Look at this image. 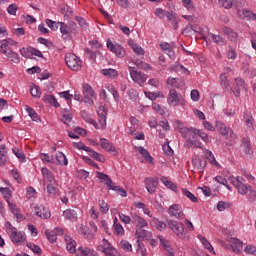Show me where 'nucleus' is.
<instances>
[{
	"label": "nucleus",
	"instance_id": "f257e3e1",
	"mask_svg": "<svg viewBox=\"0 0 256 256\" xmlns=\"http://www.w3.org/2000/svg\"><path fill=\"white\" fill-rule=\"evenodd\" d=\"M181 135L186 139L188 147H197L198 149H203V143L199 142V139H202L204 143H209L211 138L201 129H181Z\"/></svg>",
	"mask_w": 256,
	"mask_h": 256
},
{
	"label": "nucleus",
	"instance_id": "f03ea898",
	"mask_svg": "<svg viewBox=\"0 0 256 256\" xmlns=\"http://www.w3.org/2000/svg\"><path fill=\"white\" fill-rule=\"evenodd\" d=\"M167 103L171 107H179V105L185 107V98L177 90L171 89L167 97Z\"/></svg>",
	"mask_w": 256,
	"mask_h": 256
},
{
	"label": "nucleus",
	"instance_id": "7ed1b4c3",
	"mask_svg": "<svg viewBox=\"0 0 256 256\" xmlns=\"http://www.w3.org/2000/svg\"><path fill=\"white\" fill-rule=\"evenodd\" d=\"M98 251H101L106 256H121L119 250L113 247V244L108 242L107 239L102 240V244L97 247Z\"/></svg>",
	"mask_w": 256,
	"mask_h": 256
},
{
	"label": "nucleus",
	"instance_id": "20e7f679",
	"mask_svg": "<svg viewBox=\"0 0 256 256\" xmlns=\"http://www.w3.org/2000/svg\"><path fill=\"white\" fill-rule=\"evenodd\" d=\"M65 62L68 69H71V71H81V59H79V57H77V55L74 53L66 54Z\"/></svg>",
	"mask_w": 256,
	"mask_h": 256
},
{
	"label": "nucleus",
	"instance_id": "39448f33",
	"mask_svg": "<svg viewBox=\"0 0 256 256\" xmlns=\"http://www.w3.org/2000/svg\"><path fill=\"white\" fill-rule=\"evenodd\" d=\"M168 227L179 239H185V226L183 223L175 220H168Z\"/></svg>",
	"mask_w": 256,
	"mask_h": 256
},
{
	"label": "nucleus",
	"instance_id": "423d86ee",
	"mask_svg": "<svg viewBox=\"0 0 256 256\" xmlns=\"http://www.w3.org/2000/svg\"><path fill=\"white\" fill-rule=\"evenodd\" d=\"M128 71L132 81L140 85V87H143V84L145 83V81H147V76L145 75V73L137 71L134 67L131 66L128 67Z\"/></svg>",
	"mask_w": 256,
	"mask_h": 256
},
{
	"label": "nucleus",
	"instance_id": "0eeeda50",
	"mask_svg": "<svg viewBox=\"0 0 256 256\" xmlns=\"http://www.w3.org/2000/svg\"><path fill=\"white\" fill-rule=\"evenodd\" d=\"M106 47L109 49V51H111V53H114L118 59H123V57H125V48H123L121 45L115 44L113 41L108 40Z\"/></svg>",
	"mask_w": 256,
	"mask_h": 256
},
{
	"label": "nucleus",
	"instance_id": "6e6552de",
	"mask_svg": "<svg viewBox=\"0 0 256 256\" xmlns=\"http://www.w3.org/2000/svg\"><path fill=\"white\" fill-rule=\"evenodd\" d=\"M59 25H60V33H61L63 39H69V37H71V33L76 35V33H77V24L72 25L73 30H71V28L68 27V25L65 24L64 22H59Z\"/></svg>",
	"mask_w": 256,
	"mask_h": 256
},
{
	"label": "nucleus",
	"instance_id": "1a4fd4ad",
	"mask_svg": "<svg viewBox=\"0 0 256 256\" xmlns=\"http://www.w3.org/2000/svg\"><path fill=\"white\" fill-rule=\"evenodd\" d=\"M236 88H232L231 91L235 95V97H241V91H247L249 88H247V84L245 83V80L242 78H235Z\"/></svg>",
	"mask_w": 256,
	"mask_h": 256
},
{
	"label": "nucleus",
	"instance_id": "9d476101",
	"mask_svg": "<svg viewBox=\"0 0 256 256\" xmlns=\"http://www.w3.org/2000/svg\"><path fill=\"white\" fill-rule=\"evenodd\" d=\"M168 214L170 217H174L175 219H183L185 217L183 207L179 204L171 205L168 209Z\"/></svg>",
	"mask_w": 256,
	"mask_h": 256
},
{
	"label": "nucleus",
	"instance_id": "9b49d317",
	"mask_svg": "<svg viewBox=\"0 0 256 256\" xmlns=\"http://www.w3.org/2000/svg\"><path fill=\"white\" fill-rule=\"evenodd\" d=\"M17 42L15 40L8 38L0 41V53L2 55H6L9 51H11V47H15Z\"/></svg>",
	"mask_w": 256,
	"mask_h": 256
},
{
	"label": "nucleus",
	"instance_id": "f8f14e48",
	"mask_svg": "<svg viewBox=\"0 0 256 256\" xmlns=\"http://www.w3.org/2000/svg\"><path fill=\"white\" fill-rule=\"evenodd\" d=\"M100 145L104 151H107L108 153H113L114 157H118L119 150L113 146V144L109 143V140L105 138L100 139Z\"/></svg>",
	"mask_w": 256,
	"mask_h": 256
},
{
	"label": "nucleus",
	"instance_id": "ddd939ff",
	"mask_svg": "<svg viewBox=\"0 0 256 256\" xmlns=\"http://www.w3.org/2000/svg\"><path fill=\"white\" fill-rule=\"evenodd\" d=\"M97 113L100 127H107V108H105L103 105H100L97 109Z\"/></svg>",
	"mask_w": 256,
	"mask_h": 256
},
{
	"label": "nucleus",
	"instance_id": "4468645a",
	"mask_svg": "<svg viewBox=\"0 0 256 256\" xmlns=\"http://www.w3.org/2000/svg\"><path fill=\"white\" fill-rule=\"evenodd\" d=\"M131 223L139 228L147 227V225H149L145 218L139 216L136 213H131Z\"/></svg>",
	"mask_w": 256,
	"mask_h": 256
},
{
	"label": "nucleus",
	"instance_id": "2eb2a0df",
	"mask_svg": "<svg viewBox=\"0 0 256 256\" xmlns=\"http://www.w3.org/2000/svg\"><path fill=\"white\" fill-rule=\"evenodd\" d=\"M64 241L66 243V249L68 253H77V242H75L73 237L65 235Z\"/></svg>",
	"mask_w": 256,
	"mask_h": 256
},
{
	"label": "nucleus",
	"instance_id": "dca6fc26",
	"mask_svg": "<svg viewBox=\"0 0 256 256\" xmlns=\"http://www.w3.org/2000/svg\"><path fill=\"white\" fill-rule=\"evenodd\" d=\"M158 185L159 182L154 178L148 177L145 179V187L150 195H153V193H155Z\"/></svg>",
	"mask_w": 256,
	"mask_h": 256
},
{
	"label": "nucleus",
	"instance_id": "f3484780",
	"mask_svg": "<svg viewBox=\"0 0 256 256\" xmlns=\"http://www.w3.org/2000/svg\"><path fill=\"white\" fill-rule=\"evenodd\" d=\"M41 173L43 175L44 183H46L47 185H55L57 181L55 180V176H53V173H51L49 169L42 168Z\"/></svg>",
	"mask_w": 256,
	"mask_h": 256
},
{
	"label": "nucleus",
	"instance_id": "a211bd4d",
	"mask_svg": "<svg viewBox=\"0 0 256 256\" xmlns=\"http://www.w3.org/2000/svg\"><path fill=\"white\" fill-rule=\"evenodd\" d=\"M45 235L50 243H55L57 241V235H63V228H55L52 231L46 230Z\"/></svg>",
	"mask_w": 256,
	"mask_h": 256
},
{
	"label": "nucleus",
	"instance_id": "6ab92c4d",
	"mask_svg": "<svg viewBox=\"0 0 256 256\" xmlns=\"http://www.w3.org/2000/svg\"><path fill=\"white\" fill-rule=\"evenodd\" d=\"M192 165L194 169H197V171L203 173V169L207 167V160L201 157H196L192 159Z\"/></svg>",
	"mask_w": 256,
	"mask_h": 256
},
{
	"label": "nucleus",
	"instance_id": "aec40b11",
	"mask_svg": "<svg viewBox=\"0 0 256 256\" xmlns=\"http://www.w3.org/2000/svg\"><path fill=\"white\" fill-rule=\"evenodd\" d=\"M228 243H230L234 253H241V251H243V242H241V240L237 238H229Z\"/></svg>",
	"mask_w": 256,
	"mask_h": 256
},
{
	"label": "nucleus",
	"instance_id": "412c9836",
	"mask_svg": "<svg viewBox=\"0 0 256 256\" xmlns=\"http://www.w3.org/2000/svg\"><path fill=\"white\" fill-rule=\"evenodd\" d=\"M35 215H37V217H40V219H49L51 217V212L48 208H45L43 206H36Z\"/></svg>",
	"mask_w": 256,
	"mask_h": 256
},
{
	"label": "nucleus",
	"instance_id": "4be33fe9",
	"mask_svg": "<svg viewBox=\"0 0 256 256\" xmlns=\"http://www.w3.org/2000/svg\"><path fill=\"white\" fill-rule=\"evenodd\" d=\"M241 149L246 155H253V147L249 138H243L241 141Z\"/></svg>",
	"mask_w": 256,
	"mask_h": 256
},
{
	"label": "nucleus",
	"instance_id": "5701e85b",
	"mask_svg": "<svg viewBox=\"0 0 256 256\" xmlns=\"http://www.w3.org/2000/svg\"><path fill=\"white\" fill-rule=\"evenodd\" d=\"M160 48L170 59H175V50H173V46L167 42H163L160 44Z\"/></svg>",
	"mask_w": 256,
	"mask_h": 256
},
{
	"label": "nucleus",
	"instance_id": "b1692460",
	"mask_svg": "<svg viewBox=\"0 0 256 256\" xmlns=\"http://www.w3.org/2000/svg\"><path fill=\"white\" fill-rule=\"evenodd\" d=\"M148 124L151 127V129H153L155 127H161L162 129H167L169 127V121H167L166 119L160 121L159 124H158L157 119L151 118L148 121Z\"/></svg>",
	"mask_w": 256,
	"mask_h": 256
},
{
	"label": "nucleus",
	"instance_id": "393cba45",
	"mask_svg": "<svg viewBox=\"0 0 256 256\" xmlns=\"http://www.w3.org/2000/svg\"><path fill=\"white\" fill-rule=\"evenodd\" d=\"M11 241L13 243H25V233L17 232V229L11 232Z\"/></svg>",
	"mask_w": 256,
	"mask_h": 256
},
{
	"label": "nucleus",
	"instance_id": "a878e982",
	"mask_svg": "<svg viewBox=\"0 0 256 256\" xmlns=\"http://www.w3.org/2000/svg\"><path fill=\"white\" fill-rule=\"evenodd\" d=\"M78 256H98L95 250L87 247L80 246L77 251Z\"/></svg>",
	"mask_w": 256,
	"mask_h": 256
},
{
	"label": "nucleus",
	"instance_id": "bb28decb",
	"mask_svg": "<svg viewBox=\"0 0 256 256\" xmlns=\"http://www.w3.org/2000/svg\"><path fill=\"white\" fill-rule=\"evenodd\" d=\"M222 31L224 35H227L230 41L237 43V37H239V34H237V32H235L233 29L229 27H223Z\"/></svg>",
	"mask_w": 256,
	"mask_h": 256
},
{
	"label": "nucleus",
	"instance_id": "cd10ccee",
	"mask_svg": "<svg viewBox=\"0 0 256 256\" xmlns=\"http://www.w3.org/2000/svg\"><path fill=\"white\" fill-rule=\"evenodd\" d=\"M27 52L30 53V55H34L35 57H40L41 59H43V53L38 49H35L33 47H29L27 49L25 48L20 49V53L23 57H25V53Z\"/></svg>",
	"mask_w": 256,
	"mask_h": 256
},
{
	"label": "nucleus",
	"instance_id": "c85d7f7f",
	"mask_svg": "<svg viewBox=\"0 0 256 256\" xmlns=\"http://www.w3.org/2000/svg\"><path fill=\"white\" fill-rule=\"evenodd\" d=\"M96 177L100 179V181H106L108 189H111L113 187V180H111V177H109V175L103 172H96Z\"/></svg>",
	"mask_w": 256,
	"mask_h": 256
},
{
	"label": "nucleus",
	"instance_id": "c756f323",
	"mask_svg": "<svg viewBox=\"0 0 256 256\" xmlns=\"http://www.w3.org/2000/svg\"><path fill=\"white\" fill-rule=\"evenodd\" d=\"M63 217H65L67 221L75 222L77 221V211L73 209H66L63 211Z\"/></svg>",
	"mask_w": 256,
	"mask_h": 256
},
{
	"label": "nucleus",
	"instance_id": "7c9ffc66",
	"mask_svg": "<svg viewBox=\"0 0 256 256\" xmlns=\"http://www.w3.org/2000/svg\"><path fill=\"white\" fill-rule=\"evenodd\" d=\"M245 183H246V180L241 181L238 187L236 188L240 195H247L249 191H251V188H252L251 185H247Z\"/></svg>",
	"mask_w": 256,
	"mask_h": 256
},
{
	"label": "nucleus",
	"instance_id": "2f4dec72",
	"mask_svg": "<svg viewBox=\"0 0 256 256\" xmlns=\"http://www.w3.org/2000/svg\"><path fill=\"white\" fill-rule=\"evenodd\" d=\"M128 45L131 47V49L133 50V52L140 56V57H143V55H145V50L143 49V47H141L140 45L138 44H135V42L133 41H129L128 42Z\"/></svg>",
	"mask_w": 256,
	"mask_h": 256
},
{
	"label": "nucleus",
	"instance_id": "473e14b6",
	"mask_svg": "<svg viewBox=\"0 0 256 256\" xmlns=\"http://www.w3.org/2000/svg\"><path fill=\"white\" fill-rule=\"evenodd\" d=\"M7 163V146L5 144L0 145V165L5 167Z\"/></svg>",
	"mask_w": 256,
	"mask_h": 256
},
{
	"label": "nucleus",
	"instance_id": "72a5a7b5",
	"mask_svg": "<svg viewBox=\"0 0 256 256\" xmlns=\"http://www.w3.org/2000/svg\"><path fill=\"white\" fill-rule=\"evenodd\" d=\"M82 93L84 97H93L96 96L95 90H93V87L91 85L84 83L82 85Z\"/></svg>",
	"mask_w": 256,
	"mask_h": 256
},
{
	"label": "nucleus",
	"instance_id": "f704fd0d",
	"mask_svg": "<svg viewBox=\"0 0 256 256\" xmlns=\"http://www.w3.org/2000/svg\"><path fill=\"white\" fill-rule=\"evenodd\" d=\"M198 239L199 241L202 243L203 247L207 249V251H209V253H212V255H215V250L213 248V246L211 245V243L207 240V238L198 235Z\"/></svg>",
	"mask_w": 256,
	"mask_h": 256
},
{
	"label": "nucleus",
	"instance_id": "c9c22d12",
	"mask_svg": "<svg viewBox=\"0 0 256 256\" xmlns=\"http://www.w3.org/2000/svg\"><path fill=\"white\" fill-rule=\"evenodd\" d=\"M208 39L212 43H216L217 45H225V38L221 35H215L213 33L208 34Z\"/></svg>",
	"mask_w": 256,
	"mask_h": 256
},
{
	"label": "nucleus",
	"instance_id": "e433bc0d",
	"mask_svg": "<svg viewBox=\"0 0 256 256\" xmlns=\"http://www.w3.org/2000/svg\"><path fill=\"white\" fill-rule=\"evenodd\" d=\"M158 239L160 241V245L166 253H168L169 251H173V247H171V242H169V240H167L163 236H158Z\"/></svg>",
	"mask_w": 256,
	"mask_h": 256
},
{
	"label": "nucleus",
	"instance_id": "4c0bfd02",
	"mask_svg": "<svg viewBox=\"0 0 256 256\" xmlns=\"http://www.w3.org/2000/svg\"><path fill=\"white\" fill-rule=\"evenodd\" d=\"M138 151L147 163H150V165H153V157L151 156L149 151H147V149H145L143 147H139Z\"/></svg>",
	"mask_w": 256,
	"mask_h": 256
},
{
	"label": "nucleus",
	"instance_id": "58836bf2",
	"mask_svg": "<svg viewBox=\"0 0 256 256\" xmlns=\"http://www.w3.org/2000/svg\"><path fill=\"white\" fill-rule=\"evenodd\" d=\"M84 51L86 55L89 57V59H91L92 61H95V59H97V55H101V52L97 50V48H85Z\"/></svg>",
	"mask_w": 256,
	"mask_h": 256
},
{
	"label": "nucleus",
	"instance_id": "ea45409f",
	"mask_svg": "<svg viewBox=\"0 0 256 256\" xmlns=\"http://www.w3.org/2000/svg\"><path fill=\"white\" fill-rule=\"evenodd\" d=\"M5 57H7V59H10L12 63L18 64L21 62L19 54H17V52H14L13 50H9V52L5 54Z\"/></svg>",
	"mask_w": 256,
	"mask_h": 256
},
{
	"label": "nucleus",
	"instance_id": "a19ab883",
	"mask_svg": "<svg viewBox=\"0 0 256 256\" xmlns=\"http://www.w3.org/2000/svg\"><path fill=\"white\" fill-rule=\"evenodd\" d=\"M0 193L3 195V199H5L6 203H9V201H11V197H13L11 189L7 187H0Z\"/></svg>",
	"mask_w": 256,
	"mask_h": 256
},
{
	"label": "nucleus",
	"instance_id": "79ce46f5",
	"mask_svg": "<svg viewBox=\"0 0 256 256\" xmlns=\"http://www.w3.org/2000/svg\"><path fill=\"white\" fill-rule=\"evenodd\" d=\"M56 161L58 162V165H69V160H67V156H65L63 152L56 153Z\"/></svg>",
	"mask_w": 256,
	"mask_h": 256
},
{
	"label": "nucleus",
	"instance_id": "37998d69",
	"mask_svg": "<svg viewBox=\"0 0 256 256\" xmlns=\"http://www.w3.org/2000/svg\"><path fill=\"white\" fill-rule=\"evenodd\" d=\"M102 75H104L105 77H108L109 79H115V77H117L119 73L117 72V70L113 68H109V69H103Z\"/></svg>",
	"mask_w": 256,
	"mask_h": 256
},
{
	"label": "nucleus",
	"instance_id": "c03bdc74",
	"mask_svg": "<svg viewBox=\"0 0 256 256\" xmlns=\"http://www.w3.org/2000/svg\"><path fill=\"white\" fill-rule=\"evenodd\" d=\"M244 119H245L246 127H248L249 129H252L253 124L255 123V119H253V116L251 115V112H245L244 113Z\"/></svg>",
	"mask_w": 256,
	"mask_h": 256
},
{
	"label": "nucleus",
	"instance_id": "a18cd8bd",
	"mask_svg": "<svg viewBox=\"0 0 256 256\" xmlns=\"http://www.w3.org/2000/svg\"><path fill=\"white\" fill-rule=\"evenodd\" d=\"M81 117H83L87 123H90V125H93L94 127L98 128V124L95 120H93V118H91V115L89 114V112L87 111H82L81 112Z\"/></svg>",
	"mask_w": 256,
	"mask_h": 256
},
{
	"label": "nucleus",
	"instance_id": "49530a36",
	"mask_svg": "<svg viewBox=\"0 0 256 256\" xmlns=\"http://www.w3.org/2000/svg\"><path fill=\"white\" fill-rule=\"evenodd\" d=\"M182 194L184 195V197H187V199L192 201V203H197L199 201L197 196H194V194L191 193V191L187 190V188H182Z\"/></svg>",
	"mask_w": 256,
	"mask_h": 256
},
{
	"label": "nucleus",
	"instance_id": "de8ad7c7",
	"mask_svg": "<svg viewBox=\"0 0 256 256\" xmlns=\"http://www.w3.org/2000/svg\"><path fill=\"white\" fill-rule=\"evenodd\" d=\"M160 181L161 183H163V185L168 187V189H171V191H174L175 193H177V185H175V183H173L172 181H169L165 177H162Z\"/></svg>",
	"mask_w": 256,
	"mask_h": 256
},
{
	"label": "nucleus",
	"instance_id": "09e8293b",
	"mask_svg": "<svg viewBox=\"0 0 256 256\" xmlns=\"http://www.w3.org/2000/svg\"><path fill=\"white\" fill-rule=\"evenodd\" d=\"M242 15H244V19L247 21H256V13L251 12V10H242Z\"/></svg>",
	"mask_w": 256,
	"mask_h": 256
},
{
	"label": "nucleus",
	"instance_id": "8fccbe9b",
	"mask_svg": "<svg viewBox=\"0 0 256 256\" xmlns=\"http://www.w3.org/2000/svg\"><path fill=\"white\" fill-rule=\"evenodd\" d=\"M135 235L139 241H143V239H147L149 232L143 228H139L136 230Z\"/></svg>",
	"mask_w": 256,
	"mask_h": 256
},
{
	"label": "nucleus",
	"instance_id": "3c124183",
	"mask_svg": "<svg viewBox=\"0 0 256 256\" xmlns=\"http://www.w3.org/2000/svg\"><path fill=\"white\" fill-rule=\"evenodd\" d=\"M229 183H231V185H233L234 187H238V185L241 183V181H245V178L241 177V176H230L228 178Z\"/></svg>",
	"mask_w": 256,
	"mask_h": 256
},
{
	"label": "nucleus",
	"instance_id": "603ef678",
	"mask_svg": "<svg viewBox=\"0 0 256 256\" xmlns=\"http://www.w3.org/2000/svg\"><path fill=\"white\" fill-rule=\"evenodd\" d=\"M25 111L28 113L29 117H31L32 121H39V115L35 113L33 108L26 105Z\"/></svg>",
	"mask_w": 256,
	"mask_h": 256
},
{
	"label": "nucleus",
	"instance_id": "864d4df0",
	"mask_svg": "<svg viewBox=\"0 0 256 256\" xmlns=\"http://www.w3.org/2000/svg\"><path fill=\"white\" fill-rule=\"evenodd\" d=\"M120 247L123 251H126V253H131V251H133V245H131L127 240H122L120 242Z\"/></svg>",
	"mask_w": 256,
	"mask_h": 256
},
{
	"label": "nucleus",
	"instance_id": "5fc2aeb1",
	"mask_svg": "<svg viewBox=\"0 0 256 256\" xmlns=\"http://www.w3.org/2000/svg\"><path fill=\"white\" fill-rule=\"evenodd\" d=\"M113 229L117 237H123V235H125V228H123V225L121 224L113 225Z\"/></svg>",
	"mask_w": 256,
	"mask_h": 256
},
{
	"label": "nucleus",
	"instance_id": "6e6d98bb",
	"mask_svg": "<svg viewBox=\"0 0 256 256\" xmlns=\"http://www.w3.org/2000/svg\"><path fill=\"white\" fill-rule=\"evenodd\" d=\"M167 85H170V87H175L176 89H179V87H181V82L179 81V78L169 77L167 79Z\"/></svg>",
	"mask_w": 256,
	"mask_h": 256
},
{
	"label": "nucleus",
	"instance_id": "4d7b16f0",
	"mask_svg": "<svg viewBox=\"0 0 256 256\" xmlns=\"http://www.w3.org/2000/svg\"><path fill=\"white\" fill-rule=\"evenodd\" d=\"M204 155L211 165H217V160L215 159V155H213L211 150H205Z\"/></svg>",
	"mask_w": 256,
	"mask_h": 256
},
{
	"label": "nucleus",
	"instance_id": "13d9d810",
	"mask_svg": "<svg viewBox=\"0 0 256 256\" xmlns=\"http://www.w3.org/2000/svg\"><path fill=\"white\" fill-rule=\"evenodd\" d=\"M135 65L136 67H138V69H143L144 71H151L152 69V67L149 64L141 60H136Z\"/></svg>",
	"mask_w": 256,
	"mask_h": 256
},
{
	"label": "nucleus",
	"instance_id": "bf43d9fd",
	"mask_svg": "<svg viewBox=\"0 0 256 256\" xmlns=\"http://www.w3.org/2000/svg\"><path fill=\"white\" fill-rule=\"evenodd\" d=\"M110 190L115 191L121 197H127V191L123 189L121 186H115V184H113Z\"/></svg>",
	"mask_w": 256,
	"mask_h": 256
},
{
	"label": "nucleus",
	"instance_id": "052dcab7",
	"mask_svg": "<svg viewBox=\"0 0 256 256\" xmlns=\"http://www.w3.org/2000/svg\"><path fill=\"white\" fill-rule=\"evenodd\" d=\"M81 149L83 151H86L90 157H93V159H97L99 157V153H97L95 150L89 148L88 146L82 145Z\"/></svg>",
	"mask_w": 256,
	"mask_h": 256
},
{
	"label": "nucleus",
	"instance_id": "680f3d73",
	"mask_svg": "<svg viewBox=\"0 0 256 256\" xmlns=\"http://www.w3.org/2000/svg\"><path fill=\"white\" fill-rule=\"evenodd\" d=\"M46 190L49 197H55V195H57V187H55V184H47Z\"/></svg>",
	"mask_w": 256,
	"mask_h": 256
},
{
	"label": "nucleus",
	"instance_id": "e2e57ef3",
	"mask_svg": "<svg viewBox=\"0 0 256 256\" xmlns=\"http://www.w3.org/2000/svg\"><path fill=\"white\" fill-rule=\"evenodd\" d=\"M46 103H49L50 105H53V107H60L59 102H57V99L54 98L53 95H46L45 96Z\"/></svg>",
	"mask_w": 256,
	"mask_h": 256
},
{
	"label": "nucleus",
	"instance_id": "0e129e2a",
	"mask_svg": "<svg viewBox=\"0 0 256 256\" xmlns=\"http://www.w3.org/2000/svg\"><path fill=\"white\" fill-rule=\"evenodd\" d=\"M118 217L124 225H131V214L127 216L124 213H118Z\"/></svg>",
	"mask_w": 256,
	"mask_h": 256
},
{
	"label": "nucleus",
	"instance_id": "69168bd1",
	"mask_svg": "<svg viewBox=\"0 0 256 256\" xmlns=\"http://www.w3.org/2000/svg\"><path fill=\"white\" fill-rule=\"evenodd\" d=\"M95 99H97V95L96 96H84V103L88 107H93V105H95Z\"/></svg>",
	"mask_w": 256,
	"mask_h": 256
},
{
	"label": "nucleus",
	"instance_id": "338daca9",
	"mask_svg": "<svg viewBox=\"0 0 256 256\" xmlns=\"http://www.w3.org/2000/svg\"><path fill=\"white\" fill-rule=\"evenodd\" d=\"M100 213H109V204L104 200H99Z\"/></svg>",
	"mask_w": 256,
	"mask_h": 256
},
{
	"label": "nucleus",
	"instance_id": "774afa93",
	"mask_svg": "<svg viewBox=\"0 0 256 256\" xmlns=\"http://www.w3.org/2000/svg\"><path fill=\"white\" fill-rule=\"evenodd\" d=\"M152 109L159 115H165V107L161 106L160 104L153 103Z\"/></svg>",
	"mask_w": 256,
	"mask_h": 256
}]
</instances>
